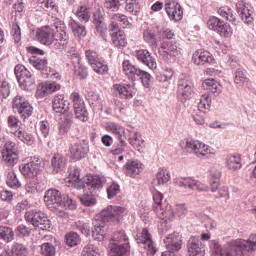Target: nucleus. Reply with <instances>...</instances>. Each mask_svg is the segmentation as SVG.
<instances>
[{
  "label": "nucleus",
  "instance_id": "nucleus-49",
  "mask_svg": "<svg viewBox=\"0 0 256 256\" xmlns=\"http://www.w3.org/2000/svg\"><path fill=\"white\" fill-rule=\"evenodd\" d=\"M218 14L220 17H223V19H226L231 23L235 22V14L233 13V9H231L229 6H221L218 9Z\"/></svg>",
  "mask_w": 256,
  "mask_h": 256
},
{
  "label": "nucleus",
  "instance_id": "nucleus-4",
  "mask_svg": "<svg viewBox=\"0 0 256 256\" xmlns=\"http://www.w3.org/2000/svg\"><path fill=\"white\" fill-rule=\"evenodd\" d=\"M122 72L130 81L141 79L143 87L146 89L151 87V74L135 67L131 61L124 60L122 62Z\"/></svg>",
  "mask_w": 256,
  "mask_h": 256
},
{
  "label": "nucleus",
  "instance_id": "nucleus-38",
  "mask_svg": "<svg viewBox=\"0 0 256 256\" xmlns=\"http://www.w3.org/2000/svg\"><path fill=\"white\" fill-rule=\"evenodd\" d=\"M161 47L164 50V53H167L170 57H177L178 55H181V48H179L177 43L173 41L163 42Z\"/></svg>",
  "mask_w": 256,
  "mask_h": 256
},
{
  "label": "nucleus",
  "instance_id": "nucleus-26",
  "mask_svg": "<svg viewBox=\"0 0 256 256\" xmlns=\"http://www.w3.org/2000/svg\"><path fill=\"white\" fill-rule=\"evenodd\" d=\"M71 125H73V112L62 114L58 126L59 135H67L71 131Z\"/></svg>",
  "mask_w": 256,
  "mask_h": 256
},
{
  "label": "nucleus",
  "instance_id": "nucleus-8",
  "mask_svg": "<svg viewBox=\"0 0 256 256\" xmlns=\"http://www.w3.org/2000/svg\"><path fill=\"white\" fill-rule=\"evenodd\" d=\"M25 219L27 223H31V225L42 229V231L51 229V221L41 211L30 210L26 212Z\"/></svg>",
  "mask_w": 256,
  "mask_h": 256
},
{
  "label": "nucleus",
  "instance_id": "nucleus-12",
  "mask_svg": "<svg viewBox=\"0 0 256 256\" xmlns=\"http://www.w3.org/2000/svg\"><path fill=\"white\" fill-rule=\"evenodd\" d=\"M39 171H41V160L35 157L20 165V172L26 179H35L39 175Z\"/></svg>",
  "mask_w": 256,
  "mask_h": 256
},
{
  "label": "nucleus",
  "instance_id": "nucleus-22",
  "mask_svg": "<svg viewBox=\"0 0 256 256\" xmlns=\"http://www.w3.org/2000/svg\"><path fill=\"white\" fill-rule=\"evenodd\" d=\"M164 243H165L166 249H167V251H165V253H175V251H180L181 245L183 244V242L181 240V236L177 232L169 234L164 239Z\"/></svg>",
  "mask_w": 256,
  "mask_h": 256
},
{
  "label": "nucleus",
  "instance_id": "nucleus-1",
  "mask_svg": "<svg viewBox=\"0 0 256 256\" xmlns=\"http://www.w3.org/2000/svg\"><path fill=\"white\" fill-rule=\"evenodd\" d=\"M256 251V235L252 234L248 240L236 239L228 241L223 247L215 243L212 256H251Z\"/></svg>",
  "mask_w": 256,
  "mask_h": 256
},
{
  "label": "nucleus",
  "instance_id": "nucleus-6",
  "mask_svg": "<svg viewBox=\"0 0 256 256\" xmlns=\"http://www.w3.org/2000/svg\"><path fill=\"white\" fill-rule=\"evenodd\" d=\"M123 215H125L124 207L109 205L101 211L100 221L104 224L109 223L110 225L111 223H119Z\"/></svg>",
  "mask_w": 256,
  "mask_h": 256
},
{
  "label": "nucleus",
  "instance_id": "nucleus-13",
  "mask_svg": "<svg viewBox=\"0 0 256 256\" xmlns=\"http://www.w3.org/2000/svg\"><path fill=\"white\" fill-rule=\"evenodd\" d=\"M135 240L139 245H142V247L146 249L149 255H155L157 253V248L155 247V243H153V239L147 228H143L141 232H138L135 236Z\"/></svg>",
  "mask_w": 256,
  "mask_h": 256
},
{
  "label": "nucleus",
  "instance_id": "nucleus-15",
  "mask_svg": "<svg viewBox=\"0 0 256 256\" xmlns=\"http://www.w3.org/2000/svg\"><path fill=\"white\" fill-rule=\"evenodd\" d=\"M70 158L73 161H80V159H84L89 153V142L87 141H78L71 144L70 149Z\"/></svg>",
  "mask_w": 256,
  "mask_h": 256
},
{
  "label": "nucleus",
  "instance_id": "nucleus-34",
  "mask_svg": "<svg viewBox=\"0 0 256 256\" xmlns=\"http://www.w3.org/2000/svg\"><path fill=\"white\" fill-rule=\"evenodd\" d=\"M110 251L112 256H125L129 253V243L117 244L115 242H110Z\"/></svg>",
  "mask_w": 256,
  "mask_h": 256
},
{
  "label": "nucleus",
  "instance_id": "nucleus-56",
  "mask_svg": "<svg viewBox=\"0 0 256 256\" xmlns=\"http://www.w3.org/2000/svg\"><path fill=\"white\" fill-rule=\"evenodd\" d=\"M143 39L148 45H157V35L151 29L144 30Z\"/></svg>",
  "mask_w": 256,
  "mask_h": 256
},
{
  "label": "nucleus",
  "instance_id": "nucleus-3",
  "mask_svg": "<svg viewBox=\"0 0 256 256\" xmlns=\"http://www.w3.org/2000/svg\"><path fill=\"white\" fill-rule=\"evenodd\" d=\"M153 197V210L156 213L157 217L164 221L165 223H169V221H173L175 219V214L173 213V208L169 203L163 202V194L157 190L152 192Z\"/></svg>",
  "mask_w": 256,
  "mask_h": 256
},
{
  "label": "nucleus",
  "instance_id": "nucleus-51",
  "mask_svg": "<svg viewBox=\"0 0 256 256\" xmlns=\"http://www.w3.org/2000/svg\"><path fill=\"white\" fill-rule=\"evenodd\" d=\"M0 239L9 243L15 239V232L10 227L0 226Z\"/></svg>",
  "mask_w": 256,
  "mask_h": 256
},
{
  "label": "nucleus",
  "instance_id": "nucleus-40",
  "mask_svg": "<svg viewBox=\"0 0 256 256\" xmlns=\"http://www.w3.org/2000/svg\"><path fill=\"white\" fill-rule=\"evenodd\" d=\"M69 27L72 29L75 37H78L79 39H83V37L87 35V29L85 26L75 20H71L69 22Z\"/></svg>",
  "mask_w": 256,
  "mask_h": 256
},
{
  "label": "nucleus",
  "instance_id": "nucleus-28",
  "mask_svg": "<svg viewBox=\"0 0 256 256\" xmlns=\"http://www.w3.org/2000/svg\"><path fill=\"white\" fill-rule=\"evenodd\" d=\"M61 85L57 82H46L38 86L37 93L39 97H45L46 95H51L55 91H59Z\"/></svg>",
  "mask_w": 256,
  "mask_h": 256
},
{
  "label": "nucleus",
  "instance_id": "nucleus-43",
  "mask_svg": "<svg viewBox=\"0 0 256 256\" xmlns=\"http://www.w3.org/2000/svg\"><path fill=\"white\" fill-rule=\"evenodd\" d=\"M19 118L15 116H9L7 119L8 132L12 135H16L21 131V125H19Z\"/></svg>",
  "mask_w": 256,
  "mask_h": 256
},
{
  "label": "nucleus",
  "instance_id": "nucleus-37",
  "mask_svg": "<svg viewBox=\"0 0 256 256\" xmlns=\"http://www.w3.org/2000/svg\"><path fill=\"white\" fill-rule=\"evenodd\" d=\"M112 43L118 49H122L127 45V37L125 36V32L123 30H118L111 34Z\"/></svg>",
  "mask_w": 256,
  "mask_h": 256
},
{
  "label": "nucleus",
  "instance_id": "nucleus-44",
  "mask_svg": "<svg viewBox=\"0 0 256 256\" xmlns=\"http://www.w3.org/2000/svg\"><path fill=\"white\" fill-rule=\"evenodd\" d=\"M19 141L25 143V145H33L35 143V136L25 130H20L18 133L14 135Z\"/></svg>",
  "mask_w": 256,
  "mask_h": 256
},
{
  "label": "nucleus",
  "instance_id": "nucleus-48",
  "mask_svg": "<svg viewBox=\"0 0 256 256\" xmlns=\"http://www.w3.org/2000/svg\"><path fill=\"white\" fill-rule=\"evenodd\" d=\"M202 88L204 89V91L215 95V93L219 91V84L215 79H206L202 83Z\"/></svg>",
  "mask_w": 256,
  "mask_h": 256
},
{
  "label": "nucleus",
  "instance_id": "nucleus-27",
  "mask_svg": "<svg viewBox=\"0 0 256 256\" xmlns=\"http://www.w3.org/2000/svg\"><path fill=\"white\" fill-rule=\"evenodd\" d=\"M52 107L55 113H62V115H64V113L71 112L69 111V103L65 101V97L63 95H57L54 97Z\"/></svg>",
  "mask_w": 256,
  "mask_h": 256
},
{
  "label": "nucleus",
  "instance_id": "nucleus-52",
  "mask_svg": "<svg viewBox=\"0 0 256 256\" xmlns=\"http://www.w3.org/2000/svg\"><path fill=\"white\" fill-rule=\"evenodd\" d=\"M199 145L200 147H197L196 150V157H206L207 159H209V157H211V155H213V153L211 152V147H209L208 145H206L205 143L199 141Z\"/></svg>",
  "mask_w": 256,
  "mask_h": 256
},
{
  "label": "nucleus",
  "instance_id": "nucleus-47",
  "mask_svg": "<svg viewBox=\"0 0 256 256\" xmlns=\"http://www.w3.org/2000/svg\"><path fill=\"white\" fill-rule=\"evenodd\" d=\"M41 256H55L57 255V249L51 242H44L40 245Z\"/></svg>",
  "mask_w": 256,
  "mask_h": 256
},
{
  "label": "nucleus",
  "instance_id": "nucleus-23",
  "mask_svg": "<svg viewBox=\"0 0 256 256\" xmlns=\"http://www.w3.org/2000/svg\"><path fill=\"white\" fill-rule=\"evenodd\" d=\"M135 56L140 63L146 65L149 69H157V60L151 55L150 51L140 49L136 51Z\"/></svg>",
  "mask_w": 256,
  "mask_h": 256
},
{
  "label": "nucleus",
  "instance_id": "nucleus-18",
  "mask_svg": "<svg viewBox=\"0 0 256 256\" xmlns=\"http://www.w3.org/2000/svg\"><path fill=\"white\" fill-rule=\"evenodd\" d=\"M105 177L99 175H86L84 177V189H88L90 193H95V191H99V189L103 188L105 185Z\"/></svg>",
  "mask_w": 256,
  "mask_h": 256
},
{
  "label": "nucleus",
  "instance_id": "nucleus-46",
  "mask_svg": "<svg viewBox=\"0 0 256 256\" xmlns=\"http://www.w3.org/2000/svg\"><path fill=\"white\" fill-rule=\"evenodd\" d=\"M14 73L18 81H20L21 79H29L31 77H35L33 76V73L27 70V68H25V66L23 65H16L14 68Z\"/></svg>",
  "mask_w": 256,
  "mask_h": 256
},
{
  "label": "nucleus",
  "instance_id": "nucleus-39",
  "mask_svg": "<svg viewBox=\"0 0 256 256\" xmlns=\"http://www.w3.org/2000/svg\"><path fill=\"white\" fill-rule=\"evenodd\" d=\"M169 181H171V174L169 173V170L160 168L156 173L154 185H165V183H169Z\"/></svg>",
  "mask_w": 256,
  "mask_h": 256
},
{
  "label": "nucleus",
  "instance_id": "nucleus-42",
  "mask_svg": "<svg viewBox=\"0 0 256 256\" xmlns=\"http://www.w3.org/2000/svg\"><path fill=\"white\" fill-rule=\"evenodd\" d=\"M10 253H12L13 256H27L29 255V249L24 244L14 242L11 245Z\"/></svg>",
  "mask_w": 256,
  "mask_h": 256
},
{
  "label": "nucleus",
  "instance_id": "nucleus-64",
  "mask_svg": "<svg viewBox=\"0 0 256 256\" xmlns=\"http://www.w3.org/2000/svg\"><path fill=\"white\" fill-rule=\"evenodd\" d=\"M223 21L221 19L211 16L207 21V27L211 29V31H219Z\"/></svg>",
  "mask_w": 256,
  "mask_h": 256
},
{
  "label": "nucleus",
  "instance_id": "nucleus-2",
  "mask_svg": "<svg viewBox=\"0 0 256 256\" xmlns=\"http://www.w3.org/2000/svg\"><path fill=\"white\" fill-rule=\"evenodd\" d=\"M36 39L42 45L54 44V49H65L69 44V35L65 31V25L52 27V26H43L36 30Z\"/></svg>",
  "mask_w": 256,
  "mask_h": 256
},
{
  "label": "nucleus",
  "instance_id": "nucleus-29",
  "mask_svg": "<svg viewBox=\"0 0 256 256\" xmlns=\"http://www.w3.org/2000/svg\"><path fill=\"white\" fill-rule=\"evenodd\" d=\"M125 169L128 177H137L143 171V163L139 160H128Z\"/></svg>",
  "mask_w": 256,
  "mask_h": 256
},
{
  "label": "nucleus",
  "instance_id": "nucleus-53",
  "mask_svg": "<svg viewBox=\"0 0 256 256\" xmlns=\"http://www.w3.org/2000/svg\"><path fill=\"white\" fill-rule=\"evenodd\" d=\"M29 63L32 65V67H34V69H37L38 71L47 69V59L45 58L31 57L29 59Z\"/></svg>",
  "mask_w": 256,
  "mask_h": 256
},
{
  "label": "nucleus",
  "instance_id": "nucleus-16",
  "mask_svg": "<svg viewBox=\"0 0 256 256\" xmlns=\"http://www.w3.org/2000/svg\"><path fill=\"white\" fill-rule=\"evenodd\" d=\"M236 11L243 23H246V25H251V23H253V7H251L249 3L238 1L236 4Z\"/></svg>",
  "mask_w": 256,
  "mask_h": 256
},
{
  "label": "nucleus",
  "instance_id": "nucleus-60",
  "mask_svg": "<svg viewBox=\"0 0 256 256\" xmlns=\"http://www.w3.org/2000/svg\"><path fill=\"white\" fill-rule=\"evenodd\" d=\"M65 241L69 247H75V245L79 244L81 239L79 238V234L76 232H69L65 235Z\"/></svg>",
  "mask_w": 256,
  "mask_h": 256
},
{
  "label": "nucleus",
  "instance_id": "nucleus-35",
  "mask_svg": "<svg viewBox=\"0 0 256 256\" xmlns=\"http://www.w3.org/2000/svg\"><path fill=\"white\" fill-rule=\"evenodd\" d=\"M94 25L96 28V33H98V35L104 39V41H107V24L105 23V19L100 16H95Z\"/></svg>",
  "mask_w": 256,
  "mask_h": 256
},
{
  "label": "nucleus",
  "instance_id": "nucleus-61",
  "mask_svg": "<svg viewBox=\"0 0 256 256\" xmlns=\"http://www.w3.org/2000/svg\"><path fill=\"white\" fill-rule=\"evenodd\" d=\"M76 15L80 21H85V23H87V21H89V17H91V12L87 6H80L76 11Z\"/></svg>",
  "mask_w": 256,
  "mask_h": 256
},
{
  "label": "nucleus",
  "instance_id": "nucleus-24",
  "mask_svg": "<svg viewBox=\"0 0 256 256\" xmlns=\"http://www.w3.org/2000/svg\"><path fill=\"white\" fill-rule=\"evenodd\" d=\"M65 183L68 184V187H74L75 189H85L84 178L81 179V171L75 168L73 169L68 177L65 179Z\"/></svg>",
  "mask_w": 256,
  "mask_h": 256
},
{
  "label": "nucleus",
  "instance_id": "nucleus-54",
  "mask_svg": "<svg viewBox=\"0 0 256 256\" xmlns=\"http://www.w3.org/2000/svg\"><path fill=\"white\" fill-rule=\"evenodd\" d=\"M234 83L236 87H243L246 83H249V78H247L243 70L238 69L235 73Z\"/></svg>",
  "mask_w": 256,
  "mask_h": 256
},
{
  "label": "nucleus",
  "instance_id": "nucleus-9",
  "mask_svg": "<svg viewBox=\"0 0 256 256\" xmlns=\"http://www.w3.org/2000/svg\"><path fill=\"white\" fill-rule=\"evenodd\" d=\"M177 99L181 103H185V101H189L191 96L193 95V88H191V81H189V77L185 74H181L178 80L177 87Z\"/></svg>",
  "mask_w": 256,
  "mask_h": 256
},
{
  "label": "nucleus",
  "instance_id": "nucleus-45",
  "mask_svg": "<svg viewBox=\"0 0 256 256\" xmlns=\"http://www.w3.org/2000/svg\"><path fill=\"white\" fill-rule=\"evenodd\" d=\"M6 184L8 187H10V189H19V187H21V182L13 170L8 171L6 176Z\"/></svg>",
  "mask_w": 256,
  "mask_h": 256
},
{
  "label": "nucleus",
  "instance_id": "nucleus-25",
  "mask_svg": "<svg viewBox=\"0 0 256 256\" xmlns=\"http://www.w3.org/2000/svg\"><path fill=\"white\" fill-rule=\"evenodd\" d=\"M107 131H110V133H113L115 135L116 139L119 141H127L131 130H125V128L119 124L116 123H110L106 126Z\"/></svg>",
  "mask_w": 256,
  "mask_h": 256
},
{
  "label": "nucleus",
  "instance_id": "nucleus-58",
  "mask_svg": "<svg viewBox=\"0 0 256 256\" xmlns=\"http://www.w3.org/2000/svg\"><path fill=\"white\" fill-rule=\"evenodd\" d=\"M18 83L21 89H24L25 91H31V89L35 87V76L31 78H20Z\"/></svg>",
  "mask_w": 256,
  "mask_h": 256
},
{
  "label": "nucleus",
  "instance_id": "nucleus-32",
  "mask_svg": "<svg viewBox=\"0 0 256 256\" xmlns=\"http://www.w3.org/2000/svg\"><path fill=\"white\" fill-rule=\"evenodd\" d=\"M67 160H65V156L61 154H54L51 159V168L53 173H59L65 169V165Z\"/></svg>",
  "mask_w": 256,
  "mask_h": 256
},
{
  "label": "nucleus",
  "instance_id": "nucleus-59",
  "mask_svg": "<svg viewBox=\"0 0 256 256\" xmlns=\"http://www.w3.org/2000/svg\"><path fill=\"white\" fill-rule=\"evenodd\" d=\"M197 147H200L199 140L188 138L185 142L184 149L187 153H193L195 155Z\"/></svg>",
  "mask_w": 256,
  "mask_h": 256
},
{
  "label": "nucleus",
  "instance_id": "nucleus-10",
  "mask_svg": "<svg viewBox=\"0 0 256 256\" xmlns=\"http://www.w3.org/2000/svg\"><path fill=\"white\" fill-rule=\"evenodd\" d=\"M12 109L14 113H18V115H20L23 121H25V119H29V117L33 115V107L29 102H27V100H25V97L21 95H17L14 98Z\"/></svg>",
  "mask_w": 256,
  "mask_h": 256
},
{
  "label": "nucleus",
  "instance_id": "nucleus-62",
  "mask_svg": "<svg viewBox=\"0 0 256 256\" xmlns=\"http://www.w3.org/2000/svg\"><path fill=\"white\" fill-rule=\"evenodd\" d=\"M82 256H101V254L99 253V248H97V246L88 244L84 246Z\"/></svg>",
  "mask_w": 256,
  "mask_h": 256
},
{
  "label": "nucleus",
  "instance_id": "nucleus-5",
  "mask_svg": "<svg viewBox=\"0 0 256 256\" xmlns=\"http://www.w3.org/2000/svg\"><path fill=\"white\" fill-rule=\"evenodd\" d=\"M174 185L185 191H209V186L201 183L193 177H180L174 180Z\"/></svg>",
  "mask_w": 256,
  "mask_h": 256
},
{
  "label": "nucleus",
  "instance_id": "nucleus-55",
  "mask_svg": "<svg viewBox=\"0 0 256 256\" xmlns=\"http://www.w3.org/2000/svg\"><path fill=\"white\" fill-rule=\"evenodd\" d=\"M172 211L174 213V217L175 215H177L179 219H185L187 217V214L189 213V210L187 209L186 204H176L174 206V209H172Z\"/></svg>",
  "mask_w": 256,
  "mask_h": 256
},
{
  "label": "nucleus",
  "instance_id": "nucleus-31",
  "mask_svg": "<svg viewBox=\"0 0 256 256\" xmlns=\"http://www.w3.org/2000/svg\"><path fill=\"white\" fill-rule=\"evenodd\" d=\"M45 186L37 182L35 178H28L25 184V191L30 195H35V193H42Z\"/></svg>",
  "mask_w": 256,
  "mask_h": 256
},
{
  "label": "nucleus",
  "instance_id": "nucleus-19",
  "mask_svg": "<svg viewBox=\"0 0 256 256\" xmlns=\"http://www.w3.org/2000/svg\"><path fill=\"white\" fill-rule=\"evenodd\" d=\"M63 195L59 190L50 189L46 191L44 196V203L48 209H57V207H61Z\"/></svg>",
  "mask_w": 256,
  "mask_h": 256
},
{
  "label": "nucleus",
  "instance_id": "nucleus-21",
  "mask_svg": "<svg viewBox=\"0 0 256 256\" xmlns=\"http://www.w3.org/2000/svg\"><path fill=\"white\" fill-rule=\"evenodd\" d=\"M194 65H213L215 58L213 54L206 50H196L192 55Z\"/></svg>",
  "mask_w": 256,
  "mask_h": 256
},
{
  "label": "nucleus",
  "instance_id": "nucleus-41",
  "mask_svg": "<svg viewBox=\"0 0 256 256\" xmlns=\"http://www.w3.org/2000/svg\"><path fill=\"white\" fill-rule=\"evenodd\" d=\"M127 139L128 143H130L135 151H138L139 153L143 151V140H141V136L137 132L129 134Z\"/></svg>",
  "mask_w": 256,
  "mask_h": 256
},
{
  "label": "nucleus",
  "instance_id": "nucleus-14",
  "mask_svg": "<svg viewBox=\"0 0 256 256\" xmlns=\"http://www.w3.org/2000/svg\"><path fill=\"white\" fill-rule=\"evenodd\" d=\"M111 93L118 99L129 100L135 97V86L131 84H114L111 88Z\"/></svg>",
  "mask_w": 256,
  "mask_h": 256
},
{
  "label": "nucleus",
  "instance_id": "nucleus-63",
  "mask_svg": "<svg viewBox=\"0 0 256 256\" xmlns=\"http://www.w3.org/2000/svg\"><path fill=\"white\" fill-rule=\"evenodd\" d=\"M217 33H219L221 37H232L233 28L229 23L222 22V25H220Z\"/></svg>",
  "mask_w": 256,
  "mask_h": 256
},
{
  "label": "nucleus",
  "instance_id": "nucleus-17",
  "mask_svg": "<svg viewBox=\"0 0 256 256\" xmlns=\"http://www.w3.org/2000/svg\"><path fill=\"white\" fill-rule=\"evenodd\" d=\"M164 7L169 19L172 21H181L183 19V8L176 0H166Z\"/></svg>",
  "mask_w": 256,
  "mask_h": 256
},
{
  "label": "nucleus",
  "instance_id": "nucleus-57",
  "mask_svg": "<svg viewBox=\"0 0 256 256\" xmlns=\"http://www.w3.org/2000/svg\"><path fill=\"white\" fill-rule=\"evenodd\" d=\"M198 109L203 113L211 109V97H209V95L207 94L202 95L200 102L198 103Z\"/></svg>",
  "mask_w": 256,
  "mask_h": 256
},
{
  "label": "nucleus",
  "instance_id": "nucleus-11",
  "mask_svg": "<svg viewBox=\"0 0 256 256\" xmlns=\"http://www.w3.org/2000/svg\"><path fill=\"white\" fill-rule=\"evenodd\" d=\"M70 100L73 103L76 119H79V121H83V123L89 121V112H87L85 102L82 100L79 93L72 92L70 95Z\"/></svg>",
  "mask_w": 256,
  "mask_h": 256
},
{
  "label": "nucleus",
  "instance_id": "nucleus-50",
  "mask_svg": "<svg viewBox=\"0 0 256 256\" xmlns=\"http://www.w3.org/2000/svg\"><path fill=\"white\" fill-rule=\"evenodd\" d=\"M2 159L6 165H8L9 167H13V165H17L19 161V154L11 152H2Z\"/></svg>",
  "mask_w": 256,
  "mask_h": 256
},
{
  "label": "nucleus",
  "instance_id": "nucleus-20",
  "mask_svg": "<svg viewBox=\"0 0 256 256\" xmlns=\"http://www.w3.org/2000/svg\"><path fill=\"white\" fill-rule=\"evenodd\" d=\"M189 256H205V248L199 236H191L187 242Z\"/></svg>",
  "mask_w": 256,
  "mask_h": 256
},
{
  "label": "nucleus",
  "instance_id": "nucleus-36",
  "mask_svg": "<svg viewBox=\"0 0 256 256\" xmlns=\"http://www.w3.org/2000/svg\"><path fill=\"white\" fill-rule=\"evenodd\" d=\"M219 185H221V171L217 168H212L210 170V187L212 193L219 190Z\"/></svg>",
  "mask_w": 256,
  "mask_h": 256
},
{
  "label": "nucleus",
  "instance_id": "nucleus-30",
  "mask_svg": "<svg viewBox=\"0 0 256 256\" xmlns=\"http://www.w3.org/2000/svg\"><path fill=\"white\" fill-rule=\"evenodd\" d=\"M94 230H92V236L95 241L105 240V224L99 219L93 221Z\"/></svg>",
  "mask_w": 256,
  "mask_h": 256
},
{
  "label": "nucleus",
  "instance_id": "nucleus-7",
  "mask_svg": "<svg viewBox=\"0 0 256 256\" xmlns=\"http://www.w3.org/2000/svg\"><path fill=\"white\" fill-rule=\"evenodd\" d=\"M85 57L87 63H89L90 67H92L93 71L98 73V75H105V73L109 71L107 62L102 58H99V55L94 50H86Z\"/></svg>",
  "mask_w": 256,
  "mask_h": 256
},
{
  "label": "nucleus",
  "instance_id": "nucleus-33",
  "mask_svg": "<svg viewBox=\"0 0 256 256\" xmlns=\"http://www.w3.org/2000/svg\"><path fill=\"white\" fill-rule=\"evenodd\" d=\"M226 166L230 171H239V169L243 167V163L241 161V155L232 154L227 156Z\"/></svg>",
  "mask_w": 256,
  "mask_h": 256
}]
</instances>
